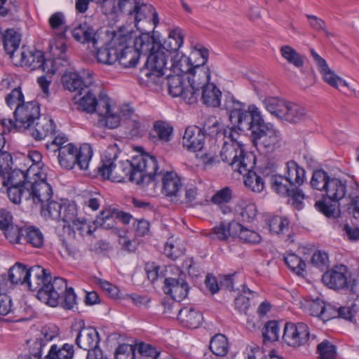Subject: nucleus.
Instances as JSON below:
<instances>
[{
    "label": "nucleus",
    "instance_id": "nucleus-1",
    "mask_svg": "<svg viewBox=\"0 0 359 359\" xmlns=\"http://www.w3.org/2000/svg\"><path fill=\"white\" fill-rule=\"evenodd\" d=\"M109 149L102 159L98 168V174L103 178L115 182L129 181L137 184H144V180L152 182L151 173L156 169V158L151 155H140L132 161L116 160V154L113 155Z\"/></svg>",
    "mask_w": 359,
    "mask_h": 359
},
{
    "label": "nucleus",
    "instance_id": "nucleus-2",
    "mask_svg": "<svg viewBox=\"0 0 359 359\" xmlns=\"http://www.w3.org/2000/svg\"><path fill=\"white\" fill-rule=\"evenodd\" d=\"M36 177L30 178L27 173L20 169L13 176L14 180L7 187V196L11 202L20 204L22 200L32 201L41 205L52 198L53 189L46 180V175L35 173Z\"/></svg>",
    "mask_w": 359,
    "mask_h": 359
},
{
    "label": "nucleus",
    "instance_id": "nucleus-3",
    "mask_svg": "<svg viewBox=\"0 0 359 359\" xmlns=\"http://www.w3.org/2000/svg\"><path fill=\"white\" fill-rule=\"evenodd\" d=\"M208 56L207 48L195 46L191 57L182 55L181 58L176 61L175 66L182 73L188 74L187 79L189 84L202 89L210 83V72L205 66Z\"/></svg>",
    "mask_w": 359,
    "mask_h": 359
},
{
    "label": "nucleus",
    "instance_id": "nucleus-4",
    "mask_svg": "<svg viewBox=\"0 0 359 359\" xmlns=\"http://www.w3.org/2000/svg\"><path fill=\"white\" fill-rule=\"evenodd\" d=\"M83 96L78 100L79 109L87 113H97L100 116L98 123L101 126L114 129L121 124V116L117 114L116 105L111 104L110 98L106 95L100 94L97 99L95 94L88 88Z\"/></svg>",
    "mask_w": 359,
    "mask_h": 359
},
{
    "label": "nucleus",
    "instance_id": "nucleus-5",
    "mask_svg": "<svg viewBox=\"0 0 359 359\" xmlns=\"http://www.w3.org/2000/svg\"><path fill=\"white\" fill-rule=\"evenodd\" d=\"M115 6L111 10V14L119 12L130 23L139 29L140 22L152 18L155 26L158 23V14L154 8L146 4L144 0H114Z\"/></svg>",
    "mask_w": 359,
    "mask_h": 359
},
{
    "label": "nucleus",
    "instance_id": "nucleus-6",
    "mask_svg": "<svg viewBox=\"0 0 359 359\" xmlns=\"http://www.w3.org/2000/svg\"><path fill=\"white\" fill-rule=\"evenodd\" d=\"M93 156V149L90 144H83L77 149L73 144L69 143L60 148L58 151V162L61 167L70 170L77 165L80 170L88 169Z\"/></svg>",
    "mask_w": 359,
    "mask_h": 359
},
{
    "label": "nucleus",
    "instance_id": "nucleus-7",
    "mask_svg": "<svg viewBox=\"0 0 359 359\" xmlns=\"http://www.w3.org/2000/svg\"><path fill=\"white\" fill-rule=\"evenodd\" d=\"M158 167L156 163V170L151 173L152 182L144 180L143 186L147 187L148 190H153V192L155 193L156 184L161 182V190L162 194L167 197L171 198L172 201L178 202L182 188L180 178L174 172H163L162 170L158 172Z\"/></svg>",
    "mask_w": 359,
    "mask_h": 359
},
{
    "label": "nucleus",
    "instance_id": "nucleus-8",
    "mask_svg": "<svg viewBox=\"0 0 359 359\" xmlns=\"http://www.w3.org/2000/svg\"><path fill=\"white\" fill-rule=\"evenodd\" d=\"M220 156L233 170L241 175L252 168L255 163V158L245 151L241 143H223Z\"/></svg>",
    "mask_w": 359,
    "mask_h": 359
},
{
    "label": "nucleus",
    "instance_id": "nucleus-9",
    "mask_svg": "<svg viewBox=\"0 0 359 359\" xmlns=\"http://www.w3.org/2000/svg\"><path fill=\"white\" fill-rule=\"evenodd\" d=\"M325 192L328 198L334 203L320 200L316 202L315 206L318 210L327 217L334 216L337 209L336 203L344 198L346 196H348V193H350L349 184H347L346 182L339 178L331 177L328 181Z\"/></svg>",
    "mask_w": 359,
    "mask_h": 359
},
{
    "label": "nucleus",
    "instance_id": "nucleus-10",
    "mask_svg": "<svg viewBox=\"0 0 359 359\" xmlns=\"http://www.w3.org/2000/svg\"><path fill=\"white\" fill-rule=\"evenodd\" d=\"M66 280L59 277L52 279L50 274L42 289L37 293V298L41 302L55 307L58 305L60 298L67 290Z\"/></svg>",
    "mask_w": 359,
    "mask_h": 359
},
{
    "label": "nucleus",
    "instance_id": "nucleus-11",
    "mask_svg": "<svg viewBox=\"0 0 359 359\" xmlns=\"http://www.w3.org/2000/svg\"><path fill=\"white\" fill-rule=\"evenodd\" d=\"M115 110L121 116V122L126 123L128 133L132 138H139L145 134L147 130V123L135 113L133 108L128 104H124L118 107L116 106Z\"/></svg>",
    "mask_w": 359,
    "mask_h": 359
},
{
    "label": "nucleus",
    "instance_id": "nucleus-12",
    "mask_svg": "<svg viewBox=\"0 0 359 359\" xmlns=\"http://www.w3.org/2000/svg\"><path fill=\"white\" fill-rule=\"evenodd\" d=\"M118 29H123L128 33L125 32V39L122 41L121 45L117 46L118 48L117 62L124 68L134 67L140 58V53L130 43V41L134 38V30L128 25L119 26Z\"/></svg>",
    "mask_w": 359,
    "mask_h": 359
},
{
    "label": "nucleus",
    "instance_id": "nucleus-13",
    "mask_svg": "<svg viewBox=\"0 0 359 359\" xmlns=\"http://www.w3.org/2000/svg\"><path fill=\"white\" fill-rule=\"evenodd\" d=\"M15 60L21 66L29 67L32 70L41 69L43 72L52 74L55 72L52 60H45L43 53L41 50L31 51L23 46L20 49V55Z\"/></svg>",
    "mask_w": 359,
    "mask_h": 359
},
{
    "label": "nucleus",
    "instance_id": "nucleus-14",
    "mask_svg": "<svg viewBox=\"0 0 359 359\" xmlns=\"http://www.w3.org/2000/svg\"><path fill=\"white\" fill-rule=\"evenodd\" d=\"M125 32L128 33L123 29H118V27L112 31V37L110 42L97 50L96 57L98 62L111 65L117 62L118 53L117 46L121 45L122 41L125 39Z\"/></svg>",
    "mask_w": 359,
    "mask_h": 359
},
{
    "label": "nucleus",
    "instance_id": "nucleus-15",
    "mask_svg": "<svg viewBox=\"0 0 359 359\" xmlns=\"http://www.w3.org/2000/svg\"><path fill=\"white\" fill-rule=\"evenodd\" d=\"M212 121L209 119L203 126V128L196 126H189L185 129L183 137L182 144L188 151L196 152L201 151L204 148L205 144V131L210 133Z\"/></svg>",
    "mask_w": 359,
    "mask_h": 359
},
{
    "label": "nucleus",
    "instance_id": "nucleus-16",
    "mask_svg": "<svg viewBox=\"0 0 359 359\" xmlns=\"http://www.w3.org/2000/svg\"><path fill=\"white\" fill-rule=\"evenodd\" d=\"M252 142L256 146H263L264 148L273 151L280 146L282 140L280 133L271 126L264 123L254 130L252 135Z\"/></svg>",
    "mask_w": 359,
    "mask_h": 359
},
{
    "label": "nucleus",
    "instance_id": "nucleus-17",
    "mask_svg": "<svg viewBox=\"0 0 359 359\" xmlns=\"http://www.w3.org/2000/svg\"><path fill=\"white\" fill-rule=\"evenodd\" d=\"M40 116L39 105L34 101L18 105L14 111V117L18 130L29 129Z\"/></svg>",
    "mask_w": 359,
    "mask_h": 359
},
{
    "label": "nucleus",
    "instance_id": "nucleus-18",
    "mask_svg": "<svg viewBox=\"0 0 359 359\" xmlns=\"http://www.w3.org/2000/svg\"><path fill=\"white\" fill-rule=\"evenodd\" d=\"M309 334L306 324L287 323L285 325L283 339L287 345L298 347L308 341Z\"/></svg>",
    "mask_w": 359,
    "mask_h": 359
},
{
    "label": "nucleus",
    "instance_id": "nucleus-19",
    "mask_svg": "<svg viewBox=\"0 0 359 359\" xmlns=\"http://www.w3.org/2000/svg\"><path fill=\"white\" fill-rule=\"evenodd\" d=\"M263 121L264 119L259 109L255 105L251 104L247 110L244 109L232 123L236 125L240 130L251 131L252 135L254 130H256Z\"/></svg>",
    "mask_w": 359,
    "mask_h": 359
},
{
    "label": "nucleus",
    "instance_id": "nucleus-20",
    "mask_svg": "<svg viewBox=\"0 0 359 359\" xmlns=\"http://www.w3.org/2000/svg\"><path fill=\"white\" fill-rule=\"evenodd\" d=\"M163 291L177 302L184 299L189 292V286L184 279V275L180 274L177 278H166L164 280Z\"/></svg>",
    "mask_w": 359,
    "mask_h": 359
},
{
    "label": "nucleus",
    "instance_id": "nucleus-21",
    "mask_svg": "<svg viewBox=\"0 0 359 359\" xmlns=\"http://www.w3.org/2000/svg\"><path fill=\"white\" fill-rule=\"evenodd\" d=\"M166 56L160 48L150 53L147 56V61L145 62L144 71H147L145 75L147 77H151L152 76L156 77L161 76L164 74L163 70L166 65Z\"/></svg>",
    "mask_w": 359,
    "mask_h": 359
},
{
    "label": "nucleus",
    "instance_id": "nucleus-22",
    "mask_svg": "<svg viewBox=\"0 0 359 359\" xmlns=\"http://www.w3.org/2000/svg\"><path fill=\"white\" fill-rule=\"evenodd\" d=\"M346 273L347 269L344 265L335 266L323 275L322 281L329 288L343 289L347 285Z\"/></svg>",
    "mask_w": 359,
    "mask_h": 359
},
{
    "label": "nucleus",
    "instance_id": "nucleus-23",
    "mask_svg": "<svg viewBox=\"0 0 359 359\" xmlns=\"http://www.w3.org/2000/svg\"><path fill=\"white\" fill-rule=\"evenodd\" d=\"M311 54L317 64L319 71L323 75L324 81L335 88L340 86L348 87V83L337 76L328 67L326 61L321 57L313 49H311Z\"/></svg>",
    "mask_w": 359,
    "mask_h": 359
},
{
    "label": "nucleus",
    "instance_id": "nucleus-24",
    "mask_svg": "<svg viewBox=\"0 0 359 359\" xmlns=\"http://www.w3.org/2000/svg\"><path fill=\"white\" fill-rule=\"evenodd\" d=\"M55 126L51 118L41 115L27 130L36 140H41L49 135H54L55 134Z\"/></svg>",
    "mask_w": 359,
    "mask_h": 359
},
{
    "label": "nucleus",
    "instance_id": "nucleus-25",
    "mask_svg": "<svg viewBox=\"0 0 359 359\" xmlns=\"http://www.w3.org/2000/svg\"><path fill=\"white\" fill-rule=\"evenodd\" d=\"M62 83L65 88L71 92H77L81 95L93 83V78L89 76L83 79L77 73L69 72L62 76Z\"/></svg>",
    "mask_w": 359,
    "mask_h": 359
},
{
    "label": "nucleus",
    "instance_id": "nucleus-26",
    "mask_svg": "<svg viewBox=\"0 0 359 359\" xmlns=\"http://www.w3.org/2000/svg\"><path fill=\"white\" fill-rule=\"evenodd\" d=\"M210 135H215V142H223V143H241L239 138L241 134L234 128H224L219 122L214 120L210 128Z\"/></svg>",
    "mask_w": 359,
    "mask_h": 359
},
{
    "label": "nucleus",
    "instance_id": "nucleus-27",
    "mask_svg": "<svg viewBox=\"0 0 359 359\" xmlns=\"http://www.w3.org/2000/svg\"><path fill=\"white\" fill-rule=\"evenodd\" d=\"M133 39L130 41L133 47L141 55L147 56L150 53L155 51V48H160V46L156 42L155 39L149 33H142L137 36L134 32Z\"/></svg>",
    "mask_w": 359,
    "mask_h": 359
},
{
    "label": "nucleus",
    "instance_id": "nucleus-28",
    "mask_svg": "<svg viewBox=\"0 0 359 359\" xmlns=\"http://www.w3.org/2000/svg\"><path fill=\"white\" fill-rule=\"evenodd\" d=\"M0 41L6 54L12 60H16L20 55V36L13 29H7L4 34L0 32Z\"/></svg>",
    "mask_w": 359,
    "mask_h": 359
},
{
    "label": "nucleus",
    "instance_id": "nucleus-29",
    "mask_svg": "<svg viewBox=\"0 0 359 359\" xmlns=\"http://www.w3.org/2000/svg\"><path fill=\"white\" fill-rule=\"evenodd\" d=\"M99 341L98 332L92 327H83L76 339L77 346L88 352L98 348Z\"/></svg>",
    "mask_w": 359,
    "mask_h": 359
},
{
    "label": "nucleus",
    "instance_id": "nucleus-30",
    "mask_svg": "<svg viewBox=\"0 0 359 359\" xmlns=\"http://www.w3.org/2000/svg\"><path fill=\"white\" fill-rule=\"evenodd\" d=\"M74 39L81 43H92L95 46L97 41V29L89 22H84L72 31Z\"/></svg>",
    "mask_w": 359,
    "mask_h": 359
},
{
    "label": "nucleus",
    "instance_id": "nucleus-31",
    "mask_svg": "<svg viewBox=\"0 0 359 359\" xmlns=\"http://www.w3.org/2000/svg\"><path fill=\"white\" fill-rule=\"evenodd\" d=\"M49 274L41 266H34L28 269L27 278L25 284L31 290H36L37 293L43 287Z\"/></svg>",
    "mask_w": 359,
    "mask_h": 359
},
{
    "label": "nucleus",
    "instance_id": "nucleus-32",
    "mask_svg": "<svg viewBox=\"0 0 359 359\" xmlns=\"http://www.w3.org/2000/svg\"><path fill=\"white\" fill-rule=\"evenodd\" d=\"M177 320L180 323L190 329H196L203 321L202 314L193 307H184L177 310Z\"/></svg>",
    "mask_w": 359,
    "mask_h": 359
},
{
    "label": "nucleus",
    "instance_id": "nucleus-33",
    "mask_svg": "<svg viewBox=\"0 0 359 359\" xmlns=\"http://www.w3.org/2000/svg\"><path fill=\"white\" fill-rule=\"evenodd\" d=\"M305 170L294 161L285 163V175H283L294 187H299L305 181Z\"/></svg>",
    "mask_w": 359,
    "mask_h": 359
},
{
    "label": "nucleus",
    "instance_id": "nucleus-34",
    "mask_svg": "<svg viewBox=\"0 0 359 359\" xmlns=\"http://www.w3.org/2000/svg\"><path fill=\"white\" fill-rule=\"evenodd\" d=\"M172 127L168 123L164 121H156L151 133L149 138L156 143H166L170 142L172 138Z\"/></svg>",
    "mask_w": 359,
    "mask_h": 359
},
{
    "label": "nucleus",
    "instance_id": "nucleus-35",
    "mask_svg": "<svg viewBox=\"0 0 359 359\" xmlns=\"http://www.w3.org/2000/svg\"><path fill=\"white\" fill-rule=\"evenodd\" d=\"M306 118V109L294 102H287L282 119L292 123H297L303 121Z\"/></svg>",
    "mask_w": 359,
    "mask_h": 359
},
{
    "label": "nucleus",
    "instance_id": "nucleus-36",
    "mask_svg": "<svg viewBox=\"0 0 359 359\" xmlns=\"http://www.w3.org/2000/svg\"><path fill=\"white\" fill-rule=\"evenodd\" d=\"M238 229H240L238 222H222L212 229L210 235L220 241H226L230 236L236 237Z\"/></svg>",
    "mask_w": 359,
    "mask_h": 359
},
{
    "label": "nucleus",
    "instance_id": "nucleus-37",
    "mask_svg": "<svg viewBox=\"0 0 359 359\" xmlns=\"http://www.w3.org/2000/svg\"><path fill=\"white\" fill-rule=\"evenodd\" d=\"M95 223L97 226L107 230L111 229L113 233H118L119 231L116 227V215L115 208H106L102 210L97 217Z\"/></svg>",
    "mask_w": 359,
    "mask_h": 359
},
{
    "label": "nucleus",
    "instance_id": "nucleus-38",
    "mask_svg": "<svg viewBox=\"0 0 359 359\" xmlns=\"http://www.w3.org/2000/svg\"><path fill=\"white\" fill-rule=\"evenodd\" d=\"M235 210L238 219L243 222H250L257 216L256 205L249 201L239 200L235 207Z\"/></svg>",
    "mask_w": 359,
    "mask_h": 359
},
{
    "label": "nucleus",
    "instance_id": "nucleus-39",
    "mask_svg": "<svg viewBox=\"0 0 359 359\" xmlns=\"http://www.w3.org/2000/svg\"><path fill=\"white\" fill-rule=\"evenodd\" d=\"M222 93L217 86L210 83L202 88L201 99L208 107H217L220 105Z\"/></svg>",
    "mask_w": 359,
    "mask_h": 359
},
{
    "label": "nucleus",
    "instance_id": "nucleus-40",
    "mask_svg": "<svg viewBox=\"0 0 359 359\" xmlns=\"http://www.w3.org/2000/svg\"><path fill=\"white\" fill-rule=\"evenodd\" d=\"M57 335L56 327H43L41 330L40 337H37L34 343L32 348V354L34 356H40L42 352V348L46 343L51 341Z\"/></svg>",
    "mask_w": 359,
    "mask_h": 359
},
{
    "label": "nucleus",
    "instance_id": "nucleus-41",
    "mask_svg": "<svg viewBox=\"0 0 359 359\" xmlns=\"http://www.w3.org/2000/svg\"><path fill=\"white\" fill-rule=\"evenodd\" d=\"M271 189L281 196H289L294 186L281 175H273L269 177Z\"/></svg>",
    "mask_w": 359,
    "mask_h": 359
},
{
    "label": "nucleus",
    "instance_id": "nucleus-42",
    "mask_svg": "<svg viewBox=\"0 0 359 359\" xmlns=\"http://www.w3.org/2000/svg\"><path fill=\"white\" fill-rule=\"evenodd\" d=\"M8 278L6 275L0 276V315L6 316L13 311L11 297L6 292Z\"/></svg>",
    "mask_w": 359,
    "mask_h": 359
},
{
    "label": "nucleus",
    "instance_id": "nucleus-43",
    "mask_svg": "<svg viewBox=\"0 0 359 359\" xmlns=\"http://www.w3.org/2000/svg\"><path fill=\"white\" fill-rule=\"evenodd\" d=\"M23 240L34 248L43 246L44 237L41 230L34 226L22 227Z\"/></svg>",
    "mask_w": 359,
    "mask_h": 359
},
{
    "label": "nucleus",
    "instance_id": "nucleus-44",
    "mask_svg": "<svg viewBox=\"0 0 359 359\" xmlns=\"http://www.w3.org/2000/svg\"><path fill=\"white\" fill-rule=\"evenodd\" d=\"M184 42L183 32L180 28L171 30L168 38L162 44L163 49L168 52H176L182 46Z\"/></svg>",
    "mask_w": 359,
    "mask_h": 359
},
{
    "label": "nucleus",
    "instance_id": "nucleus-45",
    "mask_svg": "<svg viewBox=\"0 0 359 359\" xmlns=\"http://www.w3.org/2000/svg\"><path fill=\"white\" fill-rule=\"evenodd\" d=\"M41 206V214L46 219L60 220L62 210V205L60 203L50 199Z\"/></svg>",
    "mask_w": 359,
    "mask_h": 359
},
{
    "label": "nucleus",
    "instance_id": "nucleus-46",
    "mask_svg": "<svg viewBox=\"0 0 359 359\" xmlns=\"http://www.w3.org/2000/svg\"><path fill=\"white\" fill-rule=\"evenodd\" d=\"M263 102L265 108L271 114L282 119L287 101L278 97H270L266 98Z\"/></svg>",
    "mask_w": 359,
    "mask_h": 359
},
{
    "label": "nucleus",
    "instance_id": "nucleus-47",
    "mask_svg": "<svg viewBox=\"0 0 359 359\" xmlns=\"http://www.w3.org/2000/svg\"><path fill=\"white\" fill-rule=\"evenodd\" d=\"M210 348L217 356H225L229 351V343L226 337L222 334L215 335L210 342Z\"/></svg>",
    "mask_w": 359,
    "mask_h": 359
},
{
    "label": "nucleus",
    "instance_id": "nucleus-48",
    "mask_svg": "<svg viewBox=\"0 0 359 359\" xmlns=\"http://www.w3.org/2000/svg\"><path fill=\"white\" fill-rule=\"evenodd\" d=\"M28 269L20 263L13 266L8 272V280L11 285L25 284L27 278Z\"/></svg>",
    "mask_w": 359,
    "mask_h": 359
},
{
    "label": "nucleus",
    "instance_id": "nucleus-49",
    "mask_svg": "<svg viewBox=\"0 0 359 359\" xmlns=\"http://www.w3.org/2000/svg\"><path fill=\"white\" fill-rule=\"evenodd\" d=\"M281 56L290 64L297 68L304 65V57L290 46L285 45L280 48Z\"/></svg>",
    "mask_w": 359,
    "mask_h": 359
},
{
    "label": "nucleus",
    "instance_id": "nucleus-50",
    "mask_svg": "<svg viewBox=\"0 0 359 359\" xmlns=\"http://www.w3.org/2000/svg\"><path fill=\"white\" fill-rule=\"evenodd\" d=\"M62 34L58 39L54 40L50 43V52L56 57L52 61L53 64H57L60 60L67 62V57L65 54L67 46L65 39L62 38Z\"/></svg>",
    "mask_w": 359,
    "mask_h": 359
},
{
    "label": "nucleus",
    "instance_id": "nucleus-51",
    "mask_svg": "<svg viewBox=\"0 0 359 359\" xmlns=\"http://www.w3.org/2000/svg\"><path fill=\"white\" fill-rule=\"evenodd\" d=\"M185 81L182 75L175 74L167 76V85L169 93L172 97H179L183 93Z\"/></svg>",
    "mask_w": 359,
    "mask_h": 359
},
{
    "label": "nucleus",
    "instance_id": "nucleus-52",
    "mask_svg": "<svg viewBox=\"0 0 359 359\" xmlns=\"http://www.w3.org/2000/svg\"><path fill=\"white\" fill-rule=\"evenodd\" d=\"M247 175L244 180L245 185L248 187L253 192L260 193L264 189V182L262 177L258 175L256 172L250 171L249 169L244 176Z\"/></svg>",
    "mask_w": 359,
    "mask_h": 359
},
{
    "label": "nucleus",
    "instance_id": "nucleus-53",
    "mask_svg": "<svg viewBox=\"0 0 359 359\" xmlns=\"http://www.w3.org/2000/svg\"><path fill=\"white\" fill-rule=\"evenodd\" d=\"M331 179L327 172L323 170H317L313 172L310 184L312 188L319 191H325L328 185V181Z\"/></svg>",
    "mask_w": 359,
    "mask_h": 359
},
{
    "label": "nucleus",
    "instance_id": "nucleus-54",
    "mask_svg": "<svg viewBox=\"0 0 359 359\" xmlns=\"http://www.w3.org/2000/svg\"><path fill=\"white\" fill-rule=\"evenodd\" d=\"M80 217H78L77 206L74 203H68L62 205L61 211V219L62 222L67 224L70 227L73 223L76 222Z\"/></svg>",
    "mask_w": 359,
    "mask_h": 359
},
{
    "label": "nucleus",
    "instance_id": "nucleus-55",
    "mask_svg": "<svg viewBox=\"0 0 359 359\" xmlns=\"http://www.w3.org/2000/svg\"><path fill=\"white\" fill-rule=\"evenodd\" d=\"M264 343L274 342L278 340L280 337V327L276 321H269L265 324L262 330Z\"/></svg>",
    "mask_w": 359,
    "mask_h": 359
},
{
    "label": "nucleus",
    "instance_id": "nucleus-56",
    "mask_svg": "<svg viewBox=\"0 0 359 359\" xmlns=\"http://www.w3.org/2000/svg\"><path fill=\"white\" fill-rule=\"evenodd\" d=\"M224 108L229 114L230 121L233 123L245 109V104L236 100L233 97H229L225 100Z\"/></svg>",
    "mask_w": 359,
    "mask_h": 359
},
{
    "label": "nucleus",
    "instance_id": "nucleus-57",
    "mask_svg": "<svg viewBox=\"0 0 359 359\" xmlns=\"http://www.w3.org/2000/svg\"><path fill=\"white\" fill-rule=\"evenodd\" d=\"M349 188L350 208L353 210V217L355 219H359V186L354 180H351L349 182Z\"/></svg>",
    "mask_w": 359,
    "mask_h": 359
},
{
    "label": "nucleus",
    "instance_id": "nucleus-58",
    "mask_svg": "<svg viewBox=\"0 0 359 359\" xmlns=\"http://www.w3.org/2000/svg\"><path fill=\"white\" fill-rule=\"evenodd\" d=\"M239 227L240 229H236V237L239 238L244 243L256 244L261 241L262 238L257 232L245 228L241 224Z\"/></svg>",
    "mask_w": 359,
    "mask_h": 359
},
{
    "label": "nucleus",
    "instance_id": "nucleus-59",
    "mask_svg": "<svg viewBox=\"0 0 359 359\" xmlns=\"http://www.w3.org/2000/svg\"><path fill=\"white\" fill-rule=\"evenodd\" d=\"M285 262L288 268L297 275L300 276L304 271L305 262L295 254H288L285 257Z\"/></svg>",
    "mask_w": 359,
    "mask_h": 359
},
{
    "label": "nucleus",
    "instance_id": "nucleus-60",
    "mask_svg": "<svg viewBox=\"0 0 359 359\" xmlns=\"http://www.w3.org/2000/svg\"><path fill=\"white\" fill-rule=\"evenodd\" d=\"M269 231L271 233L280 234L284 233L288 229L289 222L287 219L280 216H273L268 219Z\"/></svg>",
    "mask_w": 359,
    "mask_h": 359
},
{
    "label": "nucleus",
    "instance_id": "nucleus-61",
    "mask_svg": "<svg viewBox=\"0 0 359 359\" xmlns=\"http://www.w3.org/2000/svg\"><path fill=\"white\" fill-rule=\"evenodd\" d=\"M50 351L55 359H72L74 355V346L69 344H65L62 347L53 344Z\"/></svg>",
    "mask_w": 359,
    "mask_h": 359
},
{
    "label": "nucleus",
    "instance_id": "nucleus-62",
    "mask_svg": "<svg viewBox=\"0 0 359 359\" xmlns=\"http://www.w3.org/2000/svg\"><path fill=\"white\" fill-rule=\"evenodd\" d=\"M318 359H336V347L327 340H324L317 346Z\"/></svg>",
    "mask_w": 359,
    "mask_h": 359
},
{
    "label": "nucleus",
    "instance_id": "nucleus-63",
    "mask_svg": "<svg viewBox=\"0 0 359 359\" xmlns=\"http://www.w3.org/2000/svg\"><path fill=\"white\" fill-rule=\"evenodd\" d=\"M164 252L168 257L175 260L184 255V248L177 241L169 240L165 243Z\"/></svg>",
    "mask_w": 359,
    "mask_h": 359
},
{
    "label": "nucleus",
    "instance_id": "nucleus-64",
    "mask_svg": "<svg viewBox=\"0 0 359 359\" xmlns=\"http://www.w3.org/2000/svg\"><path fill=\"white\" fill-rule=\"evenodd\" d=\"M218 147L214 145L207 149L205 147L199 151L200 153L197 154L198 158L205 165H212L217 162V152Z\"/></svg>",
    "mask_w": 359,
    "mask_h": 359
}]
</instances>
